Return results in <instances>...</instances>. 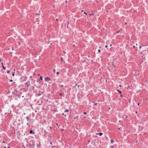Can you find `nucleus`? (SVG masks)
I'll return each instance as SVG.
<instances>
[{
    "instance_id": "nucleus-1",
    "label": "nucleus",
    "mask_w": 148,
    "mask_h": 148,
    "mask_svg": "<svg viewBox=\"0 0 148 148\" xmlns=\"http://www.w3.org/2000/svg\"><path fill=\"white\" fill-rule=\"evenodd\" d=\"M45 81L48 82L50 80V79L49 77H46L45 79Z\"/></svg>"
},
{
    "instance_id": "nucleus-2",
    "label": "nucleus",
    "mask_w": 148,
    "mask_h": 148,
    "mask_svg": "<svg viewBox=\"0 0 148 148\" xmlns=\"http://www.w3.org/2000/svg\"><path fill=\"white\" fill-rule=\"evenodd\" d=\"M2 65H3V66H2L3 68V69H4V70H5V69H6V68H5V67L3 66V63H2Z\"/></svg>"
},
{
    "instance_id": "nucleus-3",
    "label": "nucleus",
    "mask_w": 148,
    "mask_h": 148,
    "mask_svg": "<svg viewBox=\"0 0 148 148\" xmlns=\"http://www.w3.org/2000/svg\"><path fill=\"white\" fill-rule=\"evenodd\" d=\"M27 121H29V118L28 116H27L26 118Z\"/></svg>"
},
{
    "instance_id": "nucleus-4",
    "label": "nucleus",
    "mask_w": 148,
    "mask_h": 148,
    "mask_svg": "<svg viewBox=\"0 0 148 148\" xmlns=\"http://www.w3.org/2000/svg\"><path fill=\"white\" fill-rule=\"evenodd\" d=\"M69 112V110H65L64 111V112Z\"/></svg>"
},
{
    "instance_id": "nucleus-5",
    "label": "nucleus",
    "mask_w": 148,
    "mask_h": 148,
    "mask_svg": "<svg viewBox=\"0 0 148 148\" xmlns=\"http://www.w3.org/2000/svg\"><path fill=\"white\" fill-rule=\"evenodd\" d=\"M99 134V135L100 136H101L103 134V133H99V134Z\"/></svg>"
},
{
    "instance_id": "nucleus-6",
    "label": "nucleus",
    "mask_w": 148,
    "mask_h": 148,
    "mask_svg": "<svg viewBox=\"0 0 148 148\" xmlns=\"http://www.w3.org/2000/svg\"><path fill=\"white\" fill-rule=\"evenodd\" d=\"M40 79L41 80H42V77L41 76H40Z\"/></svg>"
},
{
    "instance_id": "nucleus-7",
    "label": "nucleus",
    "mask_w": 148,
    "mask_h": 148,
    "mask_svg": "<svg viewBox=\"0 0 148 148\" xmlns=\"http://www.w3.org/2000/svg\"><path fill=\"white\" fill-rule=\"evenodd\" d=\"M117 91H118V92H119L120 94H121V91H120V90H117Z\"/></svg>"
},
{
    "instance_id": "nucleus-8",
    "label": "nucleus",
    "mask_w": 148,
    "mask_h": 148,
    "mask_svg": "<svg viewBox=\"0 0 148 148\" xmlns=\"http://www.w3.org/2000/svg\"><path fill=\"white\" fill-rule=\"evenodd\" d=\"M33 133V131L32 130H30L29 132L30 134H31L32 133Z\"/></svg>"
},
{
    "instance_id": "nucleus-9",
    "label": "nucleus",
    "mask_w": 148,
    "mask_h": 148,
    "mask_svg": "<svg viewBox=\"0 0 148 148\" xmlns=\"http://www.w3.org/2000/svg\"><path fill=\"white\" fill-rule=\"evenodd\" d=\"M114 142V140H111V143H113V142Z\"/></svg>"
},
{
    "instance_id": "nucleus-10",
    "label": "nucleus",
    "mask_w": 148,
    "mask_h": 148,
    "mask_svg": "<svg viewBox=\"0 0 148 148\" xmlns=\"http://www.w3.org/2000/svg\"><path fill=\"white\" fill-rule=\"evenodd\" d=\"M89 15L90 16H92L93 15L92 14H89Z\"/></svg>"
},
{
    "instance_id": "nucleus-11",
    "label": "nucleus",
    "mask_w": 148,
    "mask_h": 148,
    "mask_svg": "<svg viewBox=\"0 0 148 148\" xmlns=\"http://www.w3.org/2000/svg\"><path fill=\"white\" fill-rule=\"evenodd\" d=\"M61 61H63V58L62 57H61Z\"/></svg>"
},
{
    "instance_id": "nucleus-12",
    "label": "nucleus",
    "mask_w": 148,
    "mask_h": 148,
    "mask_svg": "<svg viewBox=\"0 0 148 148\" xmlns=\"http://www.w3.org/2000/svg\"><path fill=\"white\" fill-rule=\"evenodd\" d=\"M10 73V71H7V73Z\"/></svg>"
},
{
    "instance_id": "nucleus-13",
    "label": "nucleus",
    "mask_w": 148,
    "mask_h": 148,
    "mask_svg": "<svg viewBox=\"0 0 148 148\" xmlns=\"http://www.w3.org/2000/svg\"><path fill=\"white\" fill-rule=\"evenodd\" d=\"M67 23H68V25H67V27L68 28V25L69 24V23L68 22H67Z\"/></svg>"
},
{
    "instance_id": "nucleus-14",
    "label": "nucleus",
    "mask_w": 148,
    "mask_h": 148,
    "mask_svg": "<svg viewBox=\"0 0 148 148\" xmlns=\"http://www.w3.org/2000/svg\"><path fill=\"white\" fill-rule=\"evenodd\" d=\"M83 113L85 114H87V113L86 112H84Z\"/></svg>"
},
{
    "instance_id": "nucleus-15",
    "label": "nucleus",
    "mask_w": 148,
    "mask_h": 148,
    "mask_svg": "<svg viewBox=\"0 0 148 148\" xmlns=\"http://www.w3.org/2000/svg\"><path fill=\"white\" fill-rule=\"evenodd\" d=\"M26 86H28V84H27V83H26Z\"/></svg>"
},
{
    "instance_id": "nucleus-16",
    "label": "nucleus",
    "mask_w": 148,
    "mask_h": 148,
    "mask_svg": "<svg viewBox=\"0 0 148 148\" xmlns=\"http://www.w3.org/2000/svg\"><path fill=\"white\" fill-rule=\"evenodd\" d=\"M98 52H101V50L100 49L98 50Z\"/></svg>"
},
{
    "instance_id": "nucleus-17",
    "label": "nucleus",
    "mask_w": 148,
    "mask_h": 148,
    "mask_svg": "<svg viewBox=\"0 0 148 148\" xmlns=\"http://www.w3.org/2000/svg\"><path fill=\"white\" fill-rule=\"evenodd\" d=\"M13 82V80L12 79H10V82Z\"/></svg>"
},
{
    "instance_id": "nucleus-18",
    "label": "nucleus",
    "mask_w": 148,
    "mask_h": 148,
    "mask_svg": "<svg viewBox=\"0 0 148 148\" xmlns=\"http://www.w3.org/2000/svg\"><path fill=\"white\" fill-rule=\"evenodd\" d=\"M94 105H95V106H96L97 105V103H95L94 104Z\"/></svg>"
},
{
    "instance_id": "nucleus-19",
    "label": "nucleus",
    "mask_w": 148,
    "mask_h": 148,
    "mask_svg": "<svg viewBox=\"0 0 148 148\" xmlns=\"http://www.w3.org/2000/svg\"><path fill=\"white\" fill-rule=\"evenodd\" d=\"M12 76H14V73H13V74H12Z\"/></svg>"
},
{
    "instance_id": "nucleus-20",
    "label": "nucleus",
    "mask_w": 148,
    "mask_h": 148,
    "mask_svg": "<svg viewBox=\"0 0 148 148\" xmlns=\"http://www.w3.org/2000/svg\"><path fill=\"white\" fill-rule=\"evenodd\" d=\"M55 71H56V70H55V69H54L53 70V72H54V73H55Z\"/></svg>"
},
{
    "instance_id": "nucleus-21",
    "label": "nucleus",
    "mask_w": 148,
    "mask_h": 148,
    "mask_svg": "<svg viewBox=\"0 0 148 148\" xmlns=\"http://www.w3.org/2000/svg\"><path fill=\"white\" fill-rule=\"evenodd\" d=\"M59 72H57V74H59Z\"/></svg>"
},
{
    "instance_id": "nucleus-22",
    "label": "nucleus",
    "mask_w": 148,
    "mask_h": 148,
    "mask_svg": "<svg viewBox=\"0 0 148 148\" xmlns=\"http://www.w3.org/2000/svg\"><path fill=\"white\" fill-rule=\"evenodd\" d=\"M84 13L85 14H86V15H87V13H86V12H84Z\"/></svg>"
},
{
    "instance_id": "nucleus-23",
    "label": "nucleus",
    "mask_w": 148,
    "mask_h": 148,
    "mask_svg": "<svg viewBox=\"0 0 148 148\" xmlns=\"http://www.w3.org/2000/svg\"><path fill=\"white\" fill-rule=\"evenodd\" d=\"M107 47H108V46L107 45H106L105 46V47L106 48H107Z\"/></svg>"
},
{
    "instance_id": "nucleus-24",
    "label": "nucleus",
    "mask_w": 148,
    "mask_h": 148,
    "mask_svg": "<svg viewBox=\"0 0 148 148\" xmlns=\"http://www.w3.org/2000/svg\"><path fill=\"white\" fill-rule=\"evenodd\" d=\"M139 48L140 49H141V46H140L139 47Z\"/></svg>"
},
{
    "instance_id": "nucleus-25",
    "label": "nucleus",
    "mask_w": 148,
    "mask_h": 148,
    "mask_svg": "<svg viewBox=\"0 0 148 148\" xmlns=\"http://www.w3.org/2000/svg\"><path fill=\"white\" fill-rule=\"evenodd\" d=\"M119 31H118L117 32H116V33H119Z\"/></svg>"
},
{
    "instance_id": "nucleus-26",
    "label": "nucleus",
    "mask_w": 148,
    "mask_h": 148,
    "mask_svg": "<svg viewBox=\"0 0 148 148\" xmlns=\"http://www.w3.org/2000/svg\"><path fill=\"white\" fill-rule=\"evenodd\" d=\"M65 2L66 3H67V1L66 0V1H65Z\"/></svg>"
},
{
    "instance_id": "nucleus-27",
    "label": "nucleus",
    "mask_w": 148,
    "mask_h": 148,
    "mask_svg": "<svg viewBox=\"0 0 148 148\" xmlns=\"http://www.w3.org/2000/svg\"><path fill=\"white\" fill-rule=\"evenodd\" d=\"M122 96H122V95H120V97H122Z\"/></svg>"
},
{
    "instance_id": "nucleus-28",
    "label": "nucleus",
    "mask_w": 148,
    "mask_h": 148,
    "mask_svg": "<svg viewBox=\"0 0 148 148\" xmlns=\"http://www.w3.org/2000/svg\"><path fill=\"white\" fill-rule=\"evenodd\" d=\"M77 84H76L75 85V87H76V86H77Z\"/></svg>"
},
{
    "instance_id": "nucleus-29",
    "label": "nucleus",
    "mask_w": 148,
    "mask_h": 148,
    "mask_svg": "<svg viewBox=\"0 0 148 148\" xmlns=\"http://www.w3.org/2000/svg\"><path fill=\"white\" fill-rule=\"evenodd\" d=\"M27 125H29V123H27Z\"/></svg>"
},
{
    "instance_id": "nucleus-30",
    "label": "nucleus",
    "mask_w": 148,
    "mask_h": 148,
    "mask_svg": "<svg viewBox=\"0 0 148 148\" xmlns=\"http://www.w3.org/2000/svg\"><path fill=\"white\" fill-rule=\"evenodd\" d=\"M56 20L57 21H58V18H57V19H56Z\"/></svg>"
},
{
    "instance_id": "nucleus-31",
    "label": "nucleus",
    "mask_w": 148,
    "mask_h": 148,
    "mask_svg": "<svg viewBox=\"0 0 148 148\" xmlns=\"http://www.w3.org/2000/svg\"><path fill=\"white\" fill-rule=\"evenodd\" d=\"M139 103H138V105H139Z\"/></svg>"
},
{
    "instance_id": "nucleus-32",
    "label": "nucleus",
    "mask_w": 148,
    "mask_h": 148,
    "mask_svg": "<svg viewBox=\"0 0 148 148\" xmlns=\"http://www.w3.org/2000/svg\"><path fill=\"white\" fill-rule=\"evenodd\" d=\"M62 115H64V113H62Z\"/></svg>"
},
{
    "instance_id": "nucleus-33",
    "label": "nucleus",
    "mask_w": 148,
    "mask_h": 148,
    "mask_svg": "<svg viewBox=\"0 0 148 148\" xmlns=\"http://www.w3.org/2000/svg\"><path fill=\"white\" fill-rule=\"evenodd\" d=\"M119 86L120 87H121V85H120Z\"/></svg>"
},
{
    "instance_id": "nucleus-34",
    "label": "nucleus",
    "mask_w": 148,
    "mask_h": 148,
    "mask_svg": "<svg viewBox=\"0 0 148 148\" xmlns=\"http://www.w3.org/2000/svg\"><path fill=\"white\" fill-rule=\"evenodd\" d=\"M133 47H134H134H135V46H133Z\"/></svg>"
},
{
    "instance_id": "nucleus-35",
    "label": "nucleus",
    "mask_w": 148,
    "mask_h": 148,
    "mask_svg": "<svg viewBox=\"0 0 148 148\" xmlns=\"http://www.w3.org/2000/svg\"><path fill=\"white\" fill-rule=\"evenodd\" d=\"M79 86H78V88H79Z\"/></svg>"
},
{
    "instance_id": "nucleus-36",
    "label": "nucleus",
    "mask_w": 148,
    "mask_h": 148,
    "mask_svg": "<svg viewBox=\"0 0 148 148\" xmlns=\"http://www.w3.org/2000/svg\"><path fill=\"white\" fill-rule=\"evenodd\" d=\"M127 24V23H125V25Z\"/></svg>"
},
{
    "instance_id": "nucleus-37",
    "label": "nucleus",
    "mask_w": 148,
    "mask_h": 148,
    "mask_svg": "<svg viewBox=\"0 0 148 148\" xmlns=\"http://www.w3.org/2000/svg\"><path fill=\"white\" fill-rule=\"evenodd\" d=\"M110 46H112V45H111V44H110Z\"/></svg>"
},
{
    "instance_id": "nucleus-38",
    "label": "nucleus",
    "mask_w": 148,
    "mask_h": 148,
    "mask_svg": "<svg viewBox=\"0 0 148 148\" xmlns=\"http://www.w3.org/2000/svg\"><path fill=\"white\" fill-rule=\"evenodd\" d=\"M3 143H5V142H4V141H3Z\"/></svg>"
},
{
    "instance_id": "nucleus-39",
    "label": "nucleus",
    "mask_w": 148,
    "mask_h": 148,
    "mask_svg": "<svg viewBox=\"0 0 148 148\" xmlns=\"http://www.w3.org/2000/svg\"><path fill=\"white\" fill-rule=\"evenodd\" d=\"M111 147H112V148L113 147V146H111Z\"/></svg>"
},
{
    "instance_id": "nucleus-40",
    "label": "nucleus",
    "mask_w": 148,
    "mask_h": 148,
    "mask_svg": "<svg viewBox=\"0 0 148 148\" xmlns=\"http://www.w3.org/2000/svg\"><path fill=\"white\" fill-rule=\"evenodd\" d=\"M112 65H113L114 66V64H112Z\"/></svg>"
},
{
    "instance_id": "nucleus-41",
    "label": "nucleus",
    "mask_w": 148,
    "mask_h": 148,
    "mask_svg": "<svg viewBox=\"0 0 148 148\" xmlns=\"http://www.w3.org/2000/svg\"><path fill=\"white\" fill-rule=\"evenodd\" d=\"M4 148H6V147H5Z\"/></svg>"
},
{
    "instance_id": "nucleus-42",
    "label": "nucleus",
    "mask_w": 148,
    "mask_h": 148,
    "mask_svg": "<svg viewBox=\"0 0 148 148\" xmlns=\"http://www.w3.org/2000/svg\"><path fill=\"white\" fill-rule=\"evenodd\" d=\"M66 115H65V116L66 117Z\"/></svg>"
},
{
    "instance_id": "nucleus-43",
    "label": "nucleus",
    "mask_w": 148,
    "mask_h": 148,
    "mask_svg": "<svg viewBox=\"0 0 148 148\" xmlns=\"http://www.w3.org/2000/svg\"><path fill=\"white\" fill-rule=\"evenodd\" d=\"M50 127V129H51V127Z\"/></svg>"
},
{
    "instance_id": "nucleus-44",
    "label": "nucleus",
    "mask_w": 148,
    "mask_h": 148,
    "mask_svg": "<svg viewBox=\"0 0 148 148\" xmlns=\"http://www.w3.org/2000/svg\"><path fill=\"white\" fill-rule=\"evenodd\" d=\"M136 113H137V112L136 111Z\"/></svg>"
},
{
    "instance_id": "nucleus-45",
    "label": "nucleus",
    "mask_w": 148,
    "mask_h": 148,
    "mask_svg": "<svg viewBox=\"0 0 148 148\" xmlns=\"http://www.w3.org/2000/svg\"><path fill=\"white\" fill-rule=\"evenodd\" d=\"M8 148H10V147H8Z\"/></svg>"
},
{
    "instance_id": "nucleus-46",
    "label": "nucleus",
    "mask_w": 148,
    "mask_h": 148,
    "mask_svg": "<svg viewBox=\"0 0 148 148\" xmlns=\"http://www.w3.org/2000/svg\"><path fill=\"white\" fill-rule=\"evenodd\" d=\"M60 95H62V94H60Z\"/></svg>"
},
{
    "instance_id": "nucleus-47",
    "label": "nucleus",
    "mask_w": 148,
    "mask_h": 148,
    "mask_svg": "<svg viewBox=\"0 0 148 148\" xmlns=\"http://www.w3.org/2000/svg\"><path fill=\"white\" fill-rule=\"evenodd\" d=\"M24 97V96H22V97Z\"/></svg>"
},
{
    "instance_id": "nucleus-48",
    "label": "nucleus",
    "mask_w": 148,
    "mask_h": 148,
    "mask_svg": "<svg viewBox=\"0 0 148 148\" xmlns=\"http://www.w3.org/2000/svg\"><path fill=\"white\" fill-rule=\"evenodd\" d=\"M147 46H148V44H147Z\"/></svg>"
}]
</instances>
